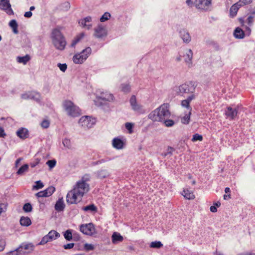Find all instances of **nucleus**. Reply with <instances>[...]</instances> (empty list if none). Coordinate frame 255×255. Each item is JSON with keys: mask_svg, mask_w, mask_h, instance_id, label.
I'll return each instance as SVG.
<instances>
[{"mask_svg": "<svg viewBox=\"0 0 255 255\" xmlns=\"http://www.w3.org/2000/svg\"><path fill=\"white\" fill-rule=\"evenodd\" d=\"M52 43L54 47L58 50H63L66 46V42L61 31L57 29H54L51 34Z\"/></svg>", "mask_w": 255, "mask_h": 255, "instance_id": "nucleus-3", "label": "nucleus"}, {"mask_svg": "<svg viewBox=\"0 0 255 255\" xmlns=\"http://www.w3.org/2000/svg\"><path fill=\"white\" fill-rule=\"evenodd\" d=\"M211 3L210 0H195L194 4L199 9H207Z\"/></svg>", "mask_w": 255, "mask_h": 255, "instance_id": "nucleus-19", "label": "nucleus"}, {"mask_svg": "<svg viewBox=\"0 0 255 255\" xmlns=\"http://www.w3.org/2000/svg\"><path fill=\"white\" fill-rule=\"evenodd\" d=\"M28 169V164H24L23 166H22L19 169L17 170L16 173L18 175H22L25 172L27 171Z\"/></svg>", "mask_w": 255, "mask_h": 255, "instance_id": "nucleus-40", "label": "nucleus"}, {"mask_svg": "<svg viewBox=\"0 0 255 255\" xmlns=\"http://www.w3.org/2000/svg\"><path fill=\"white\" fill-rule=\"evenodd\" d=\"M19 247H21V250L22 252H24L23 250H30L32 251L33 250V245L30 244H22Z\"/></svg>", "mask_w": 255, "mask_h": 255, "instance_id": "nucleus-36", "label": "nucleus"}, {"mask_svg": "<svg viewBox=\"0 0 255 255\" xmlns=\"http://www.w3.org/2000/svg\"><path fill=\"white\" fill-rule=\"evenodd\" d=\"M163 246V244L160 241L152 242L150 244V247L152 248L159 249Z\"/></svg>", "mask_w": 255, "mask_h": 255, "instance_id": "nucleus-41", "label": "nucleus"}, {"mask_svg": "<svg viewBox=\"0 0 255 255\" xmlns=\"http://www.w3.org/2000/svg\"><path fill=\"white\" fill-rule=\"evenodd\" d=\"M64 208L65 204L63 198L59 199L55 205V209L58 212H60L62 211Z\"/></svg>", "mask_w": 255, "mask_h": 255, "instance_id": "nucleus-27", "label": "nucleus"}, {"mask_svg": "<svg viewBox=\"0 0 255 255\" xmlns=\"http://www.w3.org/2000/svg\"><path fill=\"white\" fill-rule=\"evenodd\" d=\"M20 224L22 226L27 227L31 225V221L29 218L26 217H22L20 219Z\"/></svg>", "mask_w": 255, "mask_h": 255, "instance_id": "nucleus-32", "label": "nucleus"}, {"mask_svg": "<svg viewBox=\"0 0 255 255\" xmlns=\"http://www.w3.org/2000/svg\"><path fill=\"white\" fill-rule=\"evenodd\" d=\"M63 145L68 148H70L71 147V141L69 139L65 138L62 141Z\"/></svg>", "mask_w": 255, "mask_h": 255, "instance_id": "nucleus-45", "label": "nucleus"}, {"mask_svg": "<svg viewBox=\"0 0 255 255\" xmlns=\"http://www.w3.org/2000/svg\"><path fill=\"white\" fill-rule=\"evenodd\" d=\"M32 207L30 203H26L23 207V210L25 212H30L32 211Z\"/></svg>", "mask_w": 255, "mask_h": 255, "instance_id": "nucleus-46", "label": "nucleus"}, {"mask_svg": "<svg viewBox=\"0 0 255 255\" xmlns=\"http://www.w3.org/2000/svg\"><path fill=\"white\" fill-rule=\"evenodd\" d=\"M80 230L84 234L87 235H93L95 233V228L92 223L81 225Z\"/></svg>", "mask_w": 255, "mask_h": 255, "instance_id": "nucleus-11", "label": "nucleus"}, {"mask_svg": "<svg viewBox=\"0 0 255 255\" xmlns=\"http://www.w3.org/2000/svg\"><path fill=\"white\" fill-rule=\"evenodd\" d=\"M82 210L86 212H90L91 213H95L97 212V208L93 204L83 207L82 208Z\"/></svg>", "mask_w": 255, "mask_h": 255, "instance_id": "nucleus-28", "label": "nucleus"}, {"mask_svg": "<svg viewBox=\"0 0 255 255\" xmlns=\"http://www.w3.org/2000/svg\"><path fill=\"white\" fill-rule=\"evenodd\" d=\"M133 124L131 123H126L125 124V127L128 130L129 133H131L133 132Z\"/></svg>", "mask_w": 255, "mask_h": 255, "instance_id": "nucleus-51", "label": "nucleus"}, {"mask_svg": "<svg viewBox=\"0 0 255 255\" xmlns=\"http://www.w3.org/2000/svg\"><path fill=\"white\" fill-rule=\"evenodd\" d=\"M32 13L30 11L25 12L24 14V16L26 18H30L32 16Z\"/></svg>", "mask_w": 255, "mask_h": 255, "instance_id": "nucleus-58", "label": "nucleus"}, {"mask_svg": "<svg viewBox=\"0 0 255 255\" xmlns=\"http://www.w3.org/2000/svg\"><path fill=\"white\" fill-rule=\"evenodd\" d=\"M202 139H203V137L201 135L199 134L198 133H196L193 135V137L192 138V141L193 142H195L197 140L202 141Z\"/></svg>", "mask_w": 255, "mask_h": 255, "instance_id": "nucleus-49", "label": "nucleus"}, {"mask_svg": "<svg viewBox=\"0 0 255 255\" xmlns=\"http://www.w3.org/2000/svg\"><path fill=\"white\" fill-rule=\"evenodd\" d=\"M0 9L4 10L8 15L13 14V11L11 7L9 0H0Z\"/></svg>", "mask_w": 255, "mask_h": 255, "instance_id": "nucleus-14", "label": "nucleus"}, {"mask_svg": "<svg viewBox=\"0 0 255 255\" xmlns=\"http://www.w3.org/2000/svg\"><path fill=\"white\" fill-rule=\"evenodd\" d=\"M84 249L86 252L93 251L95 249V246L93 244L86 243L84 245Z\"/></svg>", "mask_w": 255, "mask_h": 255, "instance_id": "nucleus-42", "label": "nucleus"}, {"mask_svg": "<svg viewBox=\"0 0 255 255\" xmlns=\"http://www.w3.org/2000/svg\"><path fill=\"white\" fill-rule=\"evenodd\" d=\"M92 53V49L90 47H87L83 49L81 52L76 53L73 56L72 59L74 63L81 64L84 63Z\"/></svg>", "mask_w": 255, "mask_h": 255, "instance_id": "nucleus-6", "label": "nucleus"}, {"mask_svg": "<svg viewBox=\"0 0 255 255\" xmlns=\"http://www.w3.org/2000/svg\"><path fill=\"white\" fill-rule=\"evenodd\" d=\"M241 7H242V6H241V4H240L238 3V2H236L234 4H233L230 8V15L232 17H234L235 16H236L239 9Z\"/></svg>", "mask_w": 255, "mask_h": 255, "instance_id": "nucleus-26", "label": "nucleus"}, {"mask_svg": "<svg viewBox=\"0 0 255 255\" xmlns=\"http://www.w3.org/2000/svg\"><path fill=\"white\" fill-rule=\"evenodd\" d=\"M182 195L187 199H193L195 198L193 193L188 189H184L182 193Z\"/></svg>", "mask_w": 255, "mask_h": 255, "instance_id": "nucleus-31", "label": "nucleus"}, {"mask_svg": "<svg viewBox=\"0 0 255 255\" xmlns=\"http://www.w3.org/2000/svg\"><path fill=\"white\" fill-rule=\"evenodd\" d=\"M89 180V178L85 176L79 181H77L66 196L67 203L73 204L79 202L84 195L87 193L90 189L89 185L86 181Z\"/></svg>", "mask_w": 255, "mask_h": 255, "instance_id": "nucleus-1", "label": "nucleus"}, {"mask_svg": "<svg viewBox=\"0 0 255 255\" xmlns=\"http://www.w3.org/2000/svg\"><path fill=\"white\" fill-rule=\"evenodd\" d=\"M122 91L125 93H128L130 91V87L128 84H123L121 85Z\"/></svg>", "mask_w": 255, "mask_h": 255, "instance_id": "nucleus-47", "label": "nucleus"}, {"mask_svg": "<svg viewBox=\"0 0 255 255\" xmlns=\"http://www.w3.org/2000/svg\"><path fill=\"white\" fill-rule=\"evenodd\" d=\"M210 211L213 213H215L217 211V207L213 205L210 207Z\"/></svg>", "mask_w": 255, "mask_h": 255, "instance_id": "nucleus-60", "label": "nucleus"}, {"mask_svg": "<svg viewBox=\"0 0 255 255\" xmlns=\"http://www.w3.org/2000/svg\"><path fill=\"white\" fill-rule=\"evenodd\" d=\"M234 36L239 39L243 38L245 36V33L244 31L240 28L237 27L234 31Z\"/></svg>", "mask_w": 255, "mask_h": 255, "instance_id": "nucleus-29", "label": "nucleus"}, {"mask_svg": "<svg viewBox=\"0 0 255 255\" xmlns=\"http://www.w3.org/2000/svg\"><path fill=\"white\" fill-rule=\"evenodd\" d=\"M162 122H163L165 126L167 127H172L175 124L174 121L172 120H168V119H164V121H163Z\"/></svg>", "mask_w": 255, "mask_h": 255, "instance_id": "nucleus-44", "label": "nucleus"}, {"mask_svg": "<svg viewBox=\"0 0 255 255\" xmlns=\"http://www.w3.org/2000/svg\"><path fill=\"white\" fill-rule=\"evenodd\" d=\"M63 107L67 114L72 117H76L80 115V110L71 101L66 100L63 103Z\"/></svg>", "mask_w": 255, "mask_h": 255, "instance_id": "nucleus-5", "label": "nucleus"}, {"mask_svg": "<svg viewBox=\"0 0 255 255\" xmlns=\"http://www.w3.org/2000/svg\"><path fill=\"white\" fill-rule=\"evenodd\" d=\"M56 163V162L55 160H48L46 162V164L50 169L53 168L55 166Z\"/></svg>", "mask_w": 255, "mask_h": 255, "instance_id": "nucleus-53", "label": "nucleus"}, {"mask_svg": "<svg viewBox=\"0 0 255 255\" xmlns=\"http://www.w3.org/2000/svg\"><path fill=\"white\" fill-rule=\"evenodd\" d=\"M125 142L121 138L117 137L112 140V145L117 149H122L124 148Z\"/></svg>", "mask_w": 255, "mask_h": 255, "instance_id": "nucleus-21", "label": "nucleus"}, {"mask_svg": "<svg viewBox=\"0 0 255 255\" xmlns=\"http://www.w3.org/2000/svg\"><path fill=\"white\" fill-rule=\"evenodd\" d=\"M50 122L47 120H44L40 124L41 126L44 128H47L49 127Z\"/></svg>", "mask_w": 255, "mask_h": 255, "instance_id": "nucleus-52", "label": "nucleus"}, {"mask_svg": "<svg viewBox=\"0 0 255 255\" xmlns=\"http://www.w3.org/2000/svg\"><path fill=\"white\" fill-rule=\"evenodd\" d=\"M181 106L183 107L187 108L189 111H191L192 108L190 106V103L188 102L186 100H182L181 102Z\"/></svg>", "mask_w": 255, "mask_h": 255, "instance_id": "nucleus-48", "label": "nucleus"}, {"mask_svg": "<svg viewBox=\"0 0 255 255\" xmlns=\"http://www.w3.org/2000/svg\"><path fill=\"white\" fill-rule=\"evenodd\" d=\"M96 176L99 179L105 178L109 176V173L107 170L101 169L95 173Z\"/></svg>", "mask_w": 255, "mask_h": 255, "instance_id": "nucleus-24", "label": "nucleus"}, {"mask_svg": "<svg viewBox=\"0 0 255 255\" xmlns=\"http://www.w3.org/2000/svg\"><path fill=\"white\" fill-rule=\"evenodd\" d=\"M30 60V57L28 55H26L24 56L17 57V62L19 63H22L25 65L27 62Z\"/></svg>", "mask_w": 255, "mask_h": 255, "instance_id": "nucleus-33", "label": "nucleus"}, {"mask_svg": "<svg viewBox=\"0 0 255 255\" xmlns=\"http://www.w3.org/2000/svg\"><path fill=\"white\" fill-rule=\"evenodd\" d=\"M55 190V188L53 186H50L45 190L36 193L35 196L37 198L49 197L54 193Z\"/></svg>", "mask_w": 255, "mask_h": 255, "instance_id": "nucleus-17", "label": "nucleus"}, {"mask_svg": "<svg viewBox=\"0 0 255 255\" xmlns=\"http://www.w3.org/2000/svg\"><path fill=\"white\" fill-rule=\"evenodd\" d=\"M74 246V243H69L63 246V248L65 250L71 249Z\"/></svg>", "mask_w": 255, "mask_h": 255, "instance_id": "nucleus-56", "label": "nucleus"}, {"mask_svg": "<svg viewBox=\"0 0 255 255\" xmlns=\"http://www.w3.org/2000/svg\"><path fill=\"white\" fill-rule=\"evenodd\" d=\"M96 97L98 100H101L104 102H111L113 101L114 97L113 94L107 91L98 90L96 93Z\"/></svg>", "mask_w": 255, "mask_h": 255, "instance_id": "nucleus-10", "label": "nucleus"}, {"mask_svg": "<svg viewBox=\"0 0 255 255\" xmlns=\"http://www.w3.org/2000/svg\"><path fill=\"white\" fill-rule=\"evenodd\" d=\"M72 230H67L66 231L64 234L63 236L65 239L68 241H70L72 239Z\"/></svg>", "mask_w": 255, "mask_h": 255, "instance_id": "nucleus-37", "label": "nucleus"}, {"mask_svg": "<svg viewBox=\"0 0 255 255\" xmlns=\"http://www.w3.org/2000/svg\"><path fill=\"white\" fill-rule=\"evenodd\" d=\"M112 242L114 244H118L123 241V237L120 235V233L114 232L112 236Z\"/></svg>", "mask_w": 255, "mask_h": 255, "instance_id": "nucleus-25", "label": "nucleus"}, {"mask_svg": "<svg viewBox=\"0 0 255 255\" xmlns=\"http://www.w3.org/2000/svg\"><path fill=\"white\" fill-rule=\"evenodd\" d=\"M196 85L195 82H189L176 86L174 90L179 95H184L186 94H193L195 91Z\"/></svg>", "mask_w": 255, "mask_h": 255, "instance_id": "nucleus-4", "label": "nucleus"}, {"mask_svg": "<svg viewBox=\"0 0 255 255\" xmlns=\"http://www.w3.org/2000/svg\"><path fill=\"white\" fill-rule=\"evenodd\" d=\"M35 184L32 186L33 190H38L42 189L44 187L43 183L40 180L36 181Z\"/></svg>", "mask_w": 255, "mask_h": 255, "instance_id": "nucleus-38", "label": "nucleus"}, {"mask_svg": "<svg viewBox=\"0 0 255 255\" xmlns=\"http://www.w3.org/2000/svg\"><path fill=\"white\" fill-rule=\"evenodd\" d=\"M239 21L243 28L245 29L250 33L251 31L250 27L254 24V16L253 15H250L246 20H244L243 18H240L239 19Z\"/></svg>", "mask_w": 255, "mask_h": 255, "instance_id": "nucleus-9", "label": "nucleus"}, {"mask_svg": "<svg viewBox=\"0 0 255 255\" xmlns=\"http://www.w3.org/2000/svg\"><path fill=\"white\" fill-rule=\"evenodd\" d=\"M191 111H189L188 113L186 114L181 119V122L184 124H188L189 123Z\"/></svg>", "mask_w": 255, "mask_h": 255, "instance_id": "nucleus-39", "label": "nucleus"}, {"mask_svg": "<svg viewBox=\"0 0 255 255\" xmlns=\"http://www.w3.org/2000/svg\"><path fill=\"white\" fill-rule=\"evenodd\" d=\"M5 244L4 243H0V252H1L4 249Z\"/></svg>", "mask_w": 255, "mask_h": 255, "instance_id": "nucleus-62", "label": "nucleus"}, {"mask_svg": "<svg viewBox=\"0 0 255 255\" xmlns=\"http://www.w3.org/2000/svg\"><path fill=\"white\" fill-rule=\"evenodd\" d=\"M17 136L21 139H25L28 136V130L26 128H21L16 132Z\"/></svg>", "mask_w": 255, "mask_h": 255, "instance_id": "nucleus-23", "label": "nucleus"}, {"mask_svg": "<svg viewBox=\"0 0 255 255\" xmlns=\"http://www.w3.org/2000/svg\"><path fill=\"white\" fill-rule=\"evenodd\" d=\"M238 2L240 4H241V6H243L245 5L251 3L252 2V0H240Z\"/></svg>", "mask_w": 255, "mask_h": 255, "instance_id": "nucleus-54", "label": "nucleus"}, {"mask_svg": "<svg viewBox=\"0 0 255 255\" xmlns=\"http://www.w3.org/2000/svg\"><path fill=\"white\" fill-rule=\"evenodd\" d=\"M91 20V17L87 16L84 19H80L79 21V23L83 28L89 29L92 27Z\"/></svg>", "mask_w": 255, "mask_h": 255, "instance_id": "nucleus-20", "label": "nucleus"}, {"mask_svg": "<svg viewBox=\"0 0 255 255\" xmlns=\"http://www.w3.org/2000/svg\"><path fill=\"white\" fill-rule=\"evenodd\" d=\"M7 204L5 203H0V215L3 213L5 212L7 209Z\"/></svg>", "mask_w": 255, "mask_h": 255, "instance_id": "nucleus-55", "label": "nucleus"}, {"mask_svg": "<svg viewBox=\"0 0 255 255\" xmlns=\"http://www.w3.org/2000/svg\"><path fill=\"white\" fill-rule=\"evenodd\" d=\"M21 97L24 100H33L36 101L40 100V95L36 92H28L21 95Z\"/></svg>", "mask_w": 255, "mask_h": 255, "instance_id": "nucleus-16", "label": "nucleus"}, {"mask_svg": "<svg viewBox=\"0 0 255 255\" xmlns=\"http://www.w3.org/2000/svg\"><path fill=\"white\" fill-rule=\"evenodd\" d=\"M238 114V110L233 109L231 107H228L225 110V115L226 119L230 120H234L236 119Z\"/></svg>", "mask_w": 255, "mask_h": 255, "instance_id": "nucleus-18", "label": "nucleus"}, {"mask_svg": "<svg viewBox=\"0 0 255 255\" xmlns=\"http://www.w3.org/2000/svg\"><path fill=\"white\" fill-rule=\"evenodd\" d=\"M186 2L187 4L189 6H191L192 5L193 2L192 0H186Z\"/></svg>", "mask_w": 255, "mask_h": 255, "instance_id": "nucleus-63", "label": "nucleus"}, {"mask_svg": "<svg viewBox=\"0 0 255 255\" xmlns=\"http://www.w3.org/2000/svg\"><path fill=\"white\" fill-rule=\"evenodd\" d=\"M24 253V252L22 251L21 247H18L14 250L8 252L6 255H20Z\"/></svg>", "mask_w": 255, "mask_h": 255, "instance_id": "nucleus-34", "label": "nucleus"}, {"mask_svg": "<svg viewBox=\"0 0 255 255\" xmlns=\"http://www.w3.org/2000/svg\"><path fill=\"white\" fill-rule=\"evenodd\" d=\"M96 120L90 116H85L82 117L79 121V124L84 129H89L92 128L96 124Z\"/></svg>", "mask_w": 255, "mask_h": 255, "instance_id": "nucleus-7", "label": "nucleus"}, {"mask_svg": "<svg viewBox=\"0 0 255 255\" xmlns=\"http://www.w3.org/2000/svg\"><path fill=\"white\" fill-rule=\"evenodd\" d=\"M111 16V14L108 12H106L104 13V14L101 17L100 21L101 22H105L108 20Z\"/></svg>", "mask_w": 255, "mask_h": 255, "instance_id": "nucleus-43", "label": "nucleus"}, {"mask_svg": "<svg viewBox=\"0 0 255 255\" xmlns=\"http://www.w3.org/2000/svg\"><path fill=\"white\" fill-rule=\"evenodd\" d=\"M183 57L185 62L188 67H190L192 66V59L193 57V52L192 50L191 49L187 50Z\"/></svg>", "mask_w": 255, "mask_h": 255, "instance_id": "nucleus-22", "label": "nucleus"}, {"mask_svg": "<svg viewBox=\"0 0 255 255\" xmlns=\"http://www.w3.org/2000/svg\"><path fill=\"white\" fill-rule=\"evenodd\" d=\"M64 5H65L66 9H68L70 7V3L68 2H66L64 3Z\"/></svg>", "mask_w": 255, "mask_h": 255, "instance_id": "nucleus-64", "label": "nucleus"}, {"mask_svg": "<svg viewBox=\"0 0 255 255\" xmlns=\"http://www.w3.org/2000/svg\"><path fill=\"white\" fill-rule=\"evenodd\" d=\"M170 117V113L167 104L161 105L148 115V118L154 122H162L164 119H169Z\"/></svg>", "mask_w": 255, "mask_h": 255, "instance_id": "nucleus-2", "label": "nucleus"}, {"mask_svg": "<svg viewBox=\"0 0 255 255\" xmlns=\"http://www.w3.org/2000/svg\"><path fill=\"white\" fill-rule=\"evenodd\" d=\"M84 36V33H81L80 34L77 35L72 41L71 46V47H74L75 45Z\"/></svg>", "mask_w": 255, "mask_h": 255, "instance_id": "nucleus-35", "label": "nucleus"}, {"mask_svg": "<svg viewBox=\"0 0 255 255\" xmlns=\"http://www.w3.org/2000/svg\"><path fill=\"white\" fill-rule=\"evenodd\" d=\"M129 103L133 111L139 114H144L145 113V111L142 109V106L137 103L136 97L134 95H132L130 97Z\"/></svg>", "mask_w": 255, "mask_h": 255, "instance_id": "nucleus-13", "label": "nucleus"}, {"mask_svg": "<svg viewBox=\"0 0 255 255\" xmlns=\"http://www.w3.org/2000/svg\"><path fill=\"white\" fill-rule=\"evenodd\" d=\"M57 67L63 72H65L67 69V65L66 63H58Z\"/></svg>", "mask_w": 255, "mask_h": 255, "instance_id": "nucleus-50", "label": "nucleus"}, {"mask_svg": "<svg viewBox=\"0 0 255 255\" xmlns=\"http://www.w3.org/2000/svg\"><path fill=\"white\" fill-rule=\"evenodd\" d=\"M5 136V133L4 132V130L3 128L1 127H0V137H4Z\"/></svg>", "mask_w": 255, "mask_h": 255, "instance_id": "nucleus-59", "label": "nucleus"}, {"mask_svg": "<svg viewBox=\"0 0 255 255\" xmlns=\"http://www.w3.org/2000/svg\"><path fill=\"white\" fill-rule=\"evenodd\" d=\"M195 94H194V93H193V94H191V95L185 100L187 101H188V102L189 103H190L192 100H193V99H195Z\"/></svg>", "mask_w": 255, "mask_h": 255, "instance_id": "nucleus-57", "label": "nucleus"}, {"mask_svg": "<svg viewBox=\"0 0 255 255\" xmlns=\"http://www.w3.org/2000/svg\"><path fill=\"white\" fill-rule=\"evenodd\" d=\"M107 30L102 24H99L95 28L94 35L98 38H101L107 35Z\"/></svg>", "mask_w": 255, "mask_h": 255, "instance_id": "nucleus-15", "label": "nucleus"}, {"mask_svg": "<svg viewBox=\"0 0 255 255\" xmlns=\"http://www.w3.org/2000/svg\"><path fill=\"white\" fill-rule=\"evenodd\" d=\"M172 151H173V148H172L171 147H168L167 149L166 152L168 154V155H171L172 154Z\"/></svg>", "mask_w": 255, "mask_h": 255, "instance_id": "nucleus-61", "label": "nucleus"}, {"mask_svg": "<svg viewBox=\"0 0 255 255\" xmlns=\"http://www.w3.org/2000/svg\"><path fill=\"white\" fill-rule=\"evenodd\" d=\"M60 234L55 230L50 231L48 234L44 236L39 243V245H44L48 242H51L58 238Z\"/></svg>", "mask_w": 255, "mask_h": 255, "instance_id": "nucleus-8", "label": "nucleus"}, {"mask_svg": "<svg viewBox=\"0 0 255 255\" xmlns=\"http://www.w3.org/2000/svg\"><path fill=\"white\" fill-rule=\"evenodd\" d=\"M9 26L12 28V31L14 34H17L18 31L17 29L18 24L16 21L15 19L10 20L8 24Z\"/></svg>", "mask_w": 255, "mask_h": 255, "instance_id": "nucleus-30", "label": "nucleus"}, {"mask_svg": "<svg viewBox=\"0 0 255 255\" xmlns=\"http://www.w3.org/2000/svg\"><path fill=\"white\" fill-rule=\"evenodd\" d=\"M179 37L184 43L188 44L191 41V36L188 30L185 28H181L178 29Z\"/></svg>", "mask_w": 255, "mask_h": 255, "instance_id": "nucleus-12", "label": "nucleus"}]
</instances>
